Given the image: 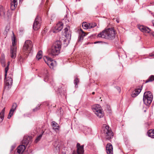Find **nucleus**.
Listing matches in <instances>:
<instances>
[{"label": "nucleus", "instance_id": "obj_1", "mask_svg": "<svg viewBox=\"0 0 154 154\" xmlns=\"http://www.w3.org/2000/svg\"><path fill=\"white\" fill-rule=\"evenodd\" d=\"M116 33L112 28H108L99 33L97 36V38H102L109 39H112L115 38Z\"/></svg>", "mask_w": 154, "mask_h": 154}, {"label": "nucleus", "instance_id": "obj_2", "mask_svg": "<svg viewBox=\"0 0 154 154\" xmlns=\"http://www.w3.org/2000/svg\"><path fill=\"white\" fill-rule=\"evenodd\" d=\"M61 47V42L60 41H56L51 47L49 53L50 55L54 57L60 53Z\"/></svg>", "mask_w": 154, "mask_h": 154}, {"label": "nucleus", "instance_id": "obj_3", "mask_svg": "<svg viewBox=\"0 0 154 154\" xmlns=\"http://www.w3.org/2000/svg\"><path fill=\"white\" fill-rule=\"evenodd\" d=\"M9 62H8V65L5 68V78L4 90H8L11 87L12 84V79L11 78L12 75L11 74L9 77L6 78L7 72L8 70V67L9 65Z\"/></svg>", "mask_w": 154, "mask_h": 154}, {"label": "nucleus", "instance_id": "obj_4", "mask_svg": "<svg viewBox=\"0 0 154 154\" xmlns=\"http://www.w3.org/2000/svg\"><path fill=\"white\" fill-rule=\"evenodd\" d=\"M102 132L104 134L106 139L109 140L113 138V135L111 128L108 125L106 124L103 125Z\"/></svg>", "mask_w": 154, "mask_h": 154}, {"label": "nucleus", "instance_id": "obj_5", "mask_svg": "<svg viewBox=\"0 0 154 154\" xmlns=\"http://www.w3.org/2000/svg\"><path fill=\"white\" fill-rule=\"evenodd\" d=\"M32 42L30 40H26L24 43L23 51V53L27 55L32 51Z\"/></svg>", "mask_w": 154, "mask_h": 154}, {"label": "nucleus", "instance_id": "obj_6", "mask_svg": "<svg viewBox=\"0 0 154 154\" xmlns=\"http://www.w3.org/2000/svg\"><path fill=\"white\" fill-rule=\"evenodd\" d=\"M153 100V95L151 92H145L143 95V100L144 103L146 105H149Z\"/></svg>", "mask_w": 154, "mask_h": 154}, {"label": "nucleus", "instance_id": "obj_7", "mask_svg": "<svg viewBox=\"0 0 154 154\" xmlns=\"http://www.w3.org/2000/svg\"><path fill=\"white\" fill-rule=\"evenodd\" d=\"M92 109L95 114L99 118L103 117V112L102 110V108L99 104L93 105Z\"/></svg>", "mask_w": 154, "mask_h": 154}, {"label": "nucleus", "instance_id": "obj_8", "mask_svg": "<svg viewBox=\"0 0 154 154\" xmlns=\"http://www.w3.org/2000/svg\"><path fill=\"white\" fill-rule=\"evenodd\" d=\"M12 46L11 47L10 50L11 57L12 58L15 59L16 56L17 47L15 46L16 44V38L14 37L12 38Z\"/></svg>", "mask_w": 154, "mask_h": 154}, {"label": "nucleus", "instance_id": "obj_9", "mask_svg": "<svg viewBox=\"0 0 154 154\" xmlns=\"http://www.w3.org/2000/svg\"><path fill=\"white\" fill-rule=\"evenodd\" d=\"M64 33L63 35L66 37V39L63 40V42L65 47L67 46L68 45L69 40L71 38V34L70 31L69 30L68 28H65L64 29Z\"/></svg>", "mask_w": 154, "mask_h": 154}, {"label": "nucleus", "instance_id": "obj_10", "mask_svg": "<svg viewBox=\"0 0 154 154\" xmlns=\"http://www.w3.org/2000/svg\"><path fill=\"white\" fill-rule=\"evenodd\" d=\"M44 59L45 63L51 68L53 69L54 66L56 65V62L49 57L45 56L44 57Z\"/></svg>", "mask_w": 154, "mask_h": 154}, {"label": "nucleus", "instance_id": "obj_11", "mask_svg": "<svg viewBox=\"0 0 154 154\" xmlns=\"http://www.w3.org/2000/svg\"><path fill=\"white\" fill-rule=\"evenodd\" d=\"M41 21L40 17L37 16L35 18L33 24V28L34 30H37L40 28Z\"/></svg>", "mask_w": 154, "mask_h": 154}, {"label": "nucleus", "instance_id": "obj_12", "mask_svg": "<svg viewBox=\"0 0 154 154\" xmlns=\"http://www.w3.org/2000/svg\"><path fill=\"white\" fill-rule=\"evenodd\" d=\"M41 76H38L40 77H44V80L45 82H48L49 81V74L48 70L47 69L45 70L44 72L41 73Z\"/></svg>", "mask_w": 154, "mask_h": 154}, {"label": "nucleus", "instance_id": "obj_13", "mask_svg": "<svg viewBox=\"0 0 154 154\" xmlns=\"http://www.w3.org/2000/svg\"><path fill=\"white\" fill-rule=\"evenodd\" d=\"M63 24L62 22H59L57 23L53 30V32L57 33L63 29Z\"/></svg>", "mask_w": 154, "mask_h": 154}, {"label": "nucleus", "instance_id": "obj_14", "mask_svg": "<svg viewBox=\"0 0 154 154\" xmlns=\"http://www.w3.org/2000/svg\"><path fill=\"white\" fill-rule=\"evenodd\" d=\"M138 28L141 31L144 32L149 33L151 31V30L149 28L143 25L138 26Z\"/></svg>", "mask_w": 154, "mask_h": 154}, {"label": "nucleus", "instance_id": "obj_15", "mask_svg": "<svg viewBox=\"0 0 154 154\" xmlns=\"http://www.w3.org/2000/svg\"><path fill=\"white\" fill-rule=\"evenodd\" d=\"M106 152L107 154H113L112 146L110 143H108L106 146Z\"/></svg>", "mask_w": 154, "mask_h": 154}, {"label": "nucleus", "instance_id": "obj_16", "mask_svg": "<svg viewBox=\"0 0 154 154\" xmlns=\"http://www.w3.org/2000/svg\"><path fill=\"white\" fill-rule=\"evenodd\" d=\"M141 90L142 89L141 88H137L135 89L131 93V96L132 97H136L141 92Z\"/></svg>", "mask_w": 154, "mask_h": 154}, {"label": "nucleus", "instance_id": "obj_17", "mask_svg": "<svg viewBox=\"0 0 154 154\" xmlns=\"http://www.w3.org/2000/svg\"><path fill=\"white\" fill-rule=\"evenodd\" d=\"M11 8L14 10L17 7V0H11Z\"/></svg>", "mask_w": 154, "mask_h": 154}, {"label": "nucleus", "instance_id": "obj_18", "mask_svg": "<svg viewBox=\"0 0 154 154\" xmlns=\"http://www.w3.org/2000/svg\"><path fill=\"white\" fill-rule=\"evenodd\" d=\"M51 125L52 126L53 129L57 133L59 130V128L58 124L55 121H52L51 122Z\"/></svg>", "mask_w": 154, "mask_h": 154}, {"label": "nucleus", "instance_id": "obj_19", "mask_svg": "<svg viewBox=\"0 0 154 154\" xmlns=\"http://www.w3.org/2000/svg\"><path fill=\"white\" fill-rule=\"evenodd\" d=\"M26 149V146L24 145H21L19 146L17 148V152L19 153H22Z\"/></svg>", "mask_w": 154, "mask_h": 154}, {"label": "nucleus", "instance_id": "obj_20", "mask_svg": "<svg viewBox=\"0 0 154 154\" xmlns=\"http://www.w3.org/2000/svg\"><path fill=\"white\" fill-rule=\"evenodd\" d=\"M30 140V137L29 136H25L22 141V143L24 144L25 146H26L29 143Z\"/></svg>", "mask_w": 154, "mask_h": 154}, {"label": "nucleus", "instance_id": "obj_21", "mask_svg": "<svg viewBox=\"0 0 154 154\" xmlns=\"http://www.w3.org/2000/svg\"><path fill=\"white\" fill-rule=\"evenodd\" d=\"M5 108H3L0 113V123L4 119L5 114Z\"/></svg>", "mask_w": 154, "mask_h": 154}, {"label": "nucleus", "instance_id": "obj_22", "mask_svg": "<svg viewBox=\"0 0 154 154\" xmlns=\"http://www.w3.org/2000/svg\"><path fill=\"white\" fill-rule=\"evenodd\" d=\"M5 12L4 8L2 5H0V17L1 16L5 17Z\"/></svg>", "mask_w": 154, "mask_h": 154}, {"label": "nucleus", "instance_id": "obj_23", "mask_svg": "<svg viewBox=\"0 0 154 154\" xmlns=\"http://www.w3.org/2000/svg\"><path fill=\"white\" fill-rule=\"evenodd\" d=\"M147 134L148 136L152 138H154V129H151L148 131Z\"/></svg>", "mask_w": 154, "mask_h": 154}, {"label": "nucleus", "instance_id": "obj_24", "mask_svg": "<svg viewBox=\"0 0 154 154\" xmlns=\"http://www.w3.org/2000/svg\"><path fill=\"white\" fill-rule=\"evenodd\" d=\"M82 128L85 134H87L90 131L91 129L87 127L83 126Z\"/></svg>", "mask_w": 154, "mask_h": 154}, {"label": "nucleus", "instance_id": "obj_25", "mask_svg": "<svg viewBox=\"0 0 154 154\" xmlns=\"http://www.w3.org/2000/svg\"><path fill=\"white\" fill-rule=\"evenodd\" d=\"M42 51H39L38 52L36 56V58L38 60H39V59H41L42 58Z\"/></svg>", "mask_w": 154, "mask_h": 154}, {"label": "nucleus", "instance_id": "obj_26", "mask_svg": "<svg viewBox=\"0 0 154 154\" xmlns=\"http://www.w3.org/2000/svg\"><path fill=\"white\" fill-rule=\"evenodd\" d=\"M154 80V75H151L149 78L146 80V83H147L149 82H152Z\"/></svg>", "mask_w": 154, "mask_h": 154}, {"label": "nucleus", "instance_id": "obj_27", "mask_svg": "<svg viewBox=\"0 0 154 154\" xmlns=\"http://www.w3.org/2000/svg\"><path fill=\"white\" fill-rule=\"evenodd\" d=\"M79 82V80L78 79L77 76L75 77V79L74 80V82L75 85V87L76 88L78 87V83Z\"/></svg>", "mask_w": 154, "mask_h": 154}, {"label": "nucleus", "instance_id": "obj_28", "mask_svg": "<svg viewBox=\"0 0 154 154\" xmlns=\"http://www.w3.org/2000/svg\"><path fill=\"white\" fill-rule=\"evenodd\" d=\"M80 30L82 32V34L79 36V38L80 40H82L83 39V37L85 36L86 35L85 33L83 31L82 29H81Z\"/></svg>", "mask_w": 154, "mask_h": 154}, {"label": "nucleus", "instance_id": "obj_29", "mask_svg": "<svg viewBox=\"0 0 154 154\" xmlns=\"http://www.w3.org/2000/svg\"><path fill=\"white\" fill-rule=\"evenodd\" d=\"M15 111H13V109H11L9 112L8 118L10 119L11 117L13 116V113Z\"/></svg>", "mask_w": 154, "mask_h": 154}, {"label": "nucleus", "instance_id": "obj_30", "mask_svg": "<svg viewBox=\"0 0 154 154\" xmlns=\"http://www.w3.org/2000/svg\"><path fill=\"white\" fill-rule=\"evenodd\" d=\"M82 26L84 29H88V24L86 22H83L82 23Z\"/></svg>", "mask_w": 154, "mask_h": 154}, {"label": "nucleus", "instance_id": "obj_31", "mask_svg": "<svg viewBox=\"0 0 154 154\" xmlns=\"http://www.w3.org/2000/svg\"><path fill=\"white\" fill-rule=\"evenodd\" d=\"M18 60L21 64V62H23L24 60V58L22 57L21 56H19L18 57Z\"/></svg>", "mask_w": 154, "mask_h": 154}, {"label": "nucleus", "instance_id": "obj_32", "mask_svg": "<svg viewBox=\"0 0 154 154\" xmlns=\"http://www.w3.org/2000/svg\"><path fill=\"white\" fill-rule=\"evenodd\" d=\"M17 106V104L15 103H14L13 104L12 107L11 109H13V111H15L16 109V108Z\"/></svg>", "mask_w": 154, "mask_h": 154}, {"label": "nucleus", "instance_id": "obj_33", "mask_svg": "<svg viewBox=\"0 0 154 154\" xmlns=\"http://www.w3.org/2000/svg\"><path fill=\"white\" fill-rule=\"evenodd\" d=\"M42 135V134H40L37 137L35 140V142L37 143L39 140L41 138Z\"/></svg>", "mask_w": 154, "mask_h": 154}, {"label": "nucleus", "instance_id": "obj_34", "mask_svg": "<svg viewBox=\"0 0 154 154\" xmlns=\"http://www.w3.org/2000/svg\"><path fill=\"white\" fill-rule=\"evenodd\" d=\"M40 109V106H36L35 109H33V111H36L38 109Z\"/></svg>", "mask_w": 154, "mask_h": 154}, {"label": "nucleus", "instance_id": "obj_35", "mask_svg": "<svg viewBox=\"0 0 154 154\" xmlns=\"http://www.w3.org/2000/svg\"><path fill=\"white\" fill-rule=\"evenodd\" d=\"M23 154H32V153L30 150H29L27 152H25Z\"/></svg>", "mask_w": 154, "mask_h": 154}, {"label": "nucleus", "instance_id": "obj_36", "mask_svg": "<svg viewBox=\"0 0 154 154\" xmlns=\"http://www.w3.org/2000/svg\"><path fill=\"white\" fill-rule=\"evenodd\" d=\"M1 63H2V65L3 66H5V61L4 60H1Z\"/></svg>", "mask_w": 154, "mask_h": 154}, {"label": "nucleus", "instance_id": "obj_37", "mask_svg": "<svg viewBox=\"0 0 154 154\" xmlns=\"http://www.w3.org/2000/svg\"><path fill=\"white\" fill-rule=\"evenodd\" d=\"M91 26H92V28L94 27L97 26L96 23H91Z\"/></svg>", "mask_w": 154, "mask_h": 154}, {"label": "nucleus", "instance_id": "obj_38", "mask_svg": "<svg viewBox=\"0 0 154 154\" xmlns=\"http://www.w3.org/2000/svg\"><path fill=\"white\" fill-rule=\"evenodd\" d=\"M8 17H9L11 16V13L9 12V11H8L7 12V14Z\"/></svg>", "mask_w": 154, "mask_h": 154}, {"label": "nucleus", "instance_id": "obj_39", "mask_svg": "<svg viewBox=\"0 0 154 154\" xmlns=\"http://www.w3.org/2000/svg\"><path fill=\"white\" fill-rule=\"evenodd\" d=\"M91 24L90 23H89L88 24V29L92 28V27L91 26Z\"/></svg>", "mask_w": 154, "mask_h": 154}, {"label": "nucleus", "instance_id": "obj_40", "mask_svg": "<svg viewBox=\"0 0 154 154\" xmlns=\"http://www.w3.org/2000/svg\"><path fill=\"white\" fill-rule=\"evenodd\" d=\"M9 29V26H6L5 29V31L7 32L8 31Z\"/></svg>", "mask_w": 154, "mask_h": 154}, {"label": "nucleus", "instance_id": "obj_41", "mask_svg": "<svg viewBox=\"0 0 154 154\" xmlns=\"http://www.w3.org/2000/svg\"><path fill=\"white\" fill-rule=\"evenodd\" d=\"M96 35V34H93L91 36H90V37L91 38H95V36Z\"/></svg>", "mask_w": 154, "mask_h": 154}, {"label": "nucleus", "instance_id": "obj_42", "mask_svg": "<svg viewBox=\"0 0 154 154\" xmlns=\"http://www.w3.org/2000/svg\"><path fill=\"white\" fill-rule=\"evenodd\" d=\"M149 56L150 57H153L154 56V52H152L149 54Z\"/></svg>", "mask_w": 154, "mask_h": 154}, {"label": "nucleus", "instance_id": "obj_43", "mask_svg": "<svg viewBox=\"0 0 154 154\" xmlns=\"http://www.w3.org/2000/svg\"><path fill=\"white\" fill-rule=\"evenodd\" d=\"M45 30H43L42 32V34L43 35H44V34H45Z\"/></svg>", "mask_w": 154, "mask_h": 154}, {"label": "nucleus", "instance_id": "obj_44", "mask_svg": "<svg viewBox=\"0 0 154 154\" xmlns=\"http://www.w3.org/2000/svg\"><path fill=\"white\" fill-rule=\"evenodd\" d=\"M66 20V25H67L68 24V23L69 22V21L68 20Z\"/></svg>", "mask_w": 154, "mask_h": 154}, {"label": "nucleus", "instance_id": "obj_45", "mask_svg": "<svg viewBox=\"0 0 154 154\" xmlns=\"http://www.w3.org/2000/svg\"><path fill=\"white\" fill-rule=\"evenodd\" d=\"M150 34L152 36H154V32H150Z\"/></svg>", "mask_w": 154, "mask_h": 154}, {"label": "nucleus", "instance_id": "obj_46", "mask_svg": "<svg viewBox=\"0 0 154 154\" xmlns=\"http://www.w3.org/2000/svg\"><path fill=\"white\" fill-rule=\"evenodd\" d=\"M117 89L119 91V92H120V91H121V90H120V88L119 87H117Z\"/></svg>", "mask_w": 154, "mask_h": 154}, {"label": "nucleus", "instance_id": "obj_47", "mask_svg": "<svg viewBox=\"0 0 154 154\" xmlns=\"http://www.w3.org/2000/svg\"><path fill=\"white\" fill-rule=\"evenodd\" d=\"M15 147V146H11V150H13V149Z\"/></svg>", "mask_w": 154, "mask_h": 154}, {"label": "nucleus", "instance_id": "obj_48", "mask_svg": "<svg viewBox=\"0 0 154 154\" xmlns=\"http://www.w3.org/2000/svg\"><path fill=\"white\" fill-rule=\"evenodd\" d=\"M20 154V153H18L17 152H17H15L14 154Z\"/></svg>", "mask_w": 154, "mask_h": 154}, {"label": "nucleus", "instance_id": "obj_49", "mask_svg": "<svg viewBox=\"0 0 154 154\" xmlns=\"http://www.w3.org/2000/svg\"><path fill=\"white\" fill-rule=\"evenodd\" d=\"M100 42H99V41H97V42H94V43L95 44H96L97 43H99Z\"/></svg>", "mask_w": 154, "mask_h": 154}, {"label": "nucleus", "instance_id": "obj_50", "mask_svg": "<svg viewBox=\"0 0 154 154\" xmlns=\"http://www.w3.org/2000/svg\"><path fill=\"white\" fill-rule=\"evenodd\" d=\"M116 21L117 22V23H119V20H118V19H117L116 20Z\"/></svg>", "mask_w": 154, "mask_h": 154}, {"label": "nucleus", "instance_id": "obj_51", "mask_svg": "<svg viewBox=\"0 0 154 154\" xmlns=\"http://www.w3.org/2000/svg\"><path fill=\"white\" fill-rule=\"evenodd\" d=\"M60 154H66V153L65 152H62Z\"/></svg>", "mask_w": 154, "mask_h": 154}, {"label": "nucleus", "instance_id": "obj_52", "mask_svg": "<svg viewBox=\"0 0 154 154\" xmlns=\"http://www.w3.org/2000/svg\"><path fill=\"white\" fill-rule=\"evenodd\" d=\"M152 16L154 17V13H152Z\"/></svg>", "mask_w": 154, "mask_h": 154}, {"label": "nucleus", "instance_id": "obj_53", "mask_svg": "<svg viewBox=\"0 0 154 154\" xmlns=\"http://www.w3.org/2000/svg\"><path fill=\"white\" fill-rule=\"evenodd\" d=\"M95 94V92H93L92 93V94Z\"/></svg>", "mask_w": 154, "mask_h": 154}, {"label": "nucleus", "instance_id": "obj_54", "mask_svg": "<svg viewBox=\"0 0 154 154\" xmlns=\"http://www.w3.org/2000/svg\"><path fill=\"white\" fill-rule=\"evenodd\" d=\"M51 84L53 86H54V85L53 83H51Z\"/></svg>", "mask_w": 154, "mask_h": 154}, {"label": "nucleus", "instance_id": "obj_55", "mask_svg": "<svg viewBox=\"0 0 154 154\" xmlns=\"http://www.w3.org/2000/svg\"><path fill=\"white\" fill-rule=\"evenodd\" d=\"M153 26H154V23H153Z\"/></svg>", "mask_w": 154, "mask_h": 154}, {"label": "nucleus", "instance_id": "obj_56", "mask_svg": "<svg viewBox=\"0 0 154 154\" xmlns=\"http://www.w3.org/2000/svg\"><path fill=\"white\" fill-rule=\"evenodd\" d=\"M23 0H20V2L21 1H23Z\"/></svg>", "mask_w": 154, "mask_h": 154}, {"label": "nucleus", "instance_id": "obj_57", "mask_svg": "<svg viewBox=\"0 0 154 154\" xmlns=\"http://www.w3.org/2000/svg\"><path fill=\"white\" fill-rule=\"evenodd\" d=\"M144 112H146V110H145L144 111Z\"/></svg>", "mask_w": 154, "mask_h": 154}]
</instances>
